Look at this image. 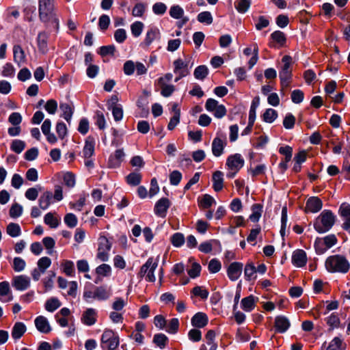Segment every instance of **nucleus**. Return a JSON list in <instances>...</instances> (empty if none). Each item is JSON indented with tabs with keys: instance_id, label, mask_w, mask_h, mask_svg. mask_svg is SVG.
Returning a JSON list of instances; mask_svg holds the SVG:
<instances>
[{
	"instance_id": "obj_7",
	"label": "nucleus",
	"mask_w": 350,
	"mask_h": 350,
	"mask_svg": "<svg viewBox=\"0 0 350 350\" xmlns=\"http://www.w3.org/2000/svg\"><path fill=\"white\" fill-rule=\"evenodd\" d=\"M323 207V202L318 197H310L306 203L305 212L317 213Z\"/></svg>"
},
{
	"instance_id": "obj_63",
	"label": "nucleus",
	"mask_w": 350,
	"mask_h": 350,
	"mask_svg": "<svg viewBox=\"0 0 350 350\" xmlns=\"http://www.w3.org/2000/svg\"><path fill=\"white\" fill-rule=\"evenodd\" d=\"M188 337L193 342H198L202 338V333L199 329H191L188 333Z\"/></svg>"
},
{
	"instance_id": "obj_38",
	"label": "nucleus",
	"mask_w": 350,
	"mask_h": 350,
	"mask_svg": "<svg viewBox=\"0 0 350 350\" xmlns=\"http://www.w3.org/2000/svg\"><path fill=\"white\" fill-rule=\"evenodd\" d=\"M168 340L167 337L163 334H157L154 336L153 342L160 349H163Z\"/></svg>"
},
{
	"instance_id": "obj_44",
	"label": "nucleus",
	"mask_w": 350,
	"mask_h": 350,
	"mask_svg": "<svg viewBox=\"0 0 350 350\" xmlns=\"http://www.w3.org/2000/svg\"><path fill=\"white\" fill-rule=\"evenodd\" d=\"M23 206L18 203L12 204L10 209V215L12 218L20 217L23 213Z\"/></svg>"
},
{
	"instance_id": "obj_60",
	"label": "nucleus",
	"mask_w": 350,
	"mask_h": 350,
	"mask_svg": "<svg viewBox=\"0 0 350 350\" xmlns=\"http://www.w3.org/2000/svg\"><path fill=\"white\" fill-rule=\"evenodd\" d=\"M44 108L50 114H54L57 109V103L53 99H50L46 102Z\"/></svg>"
},
{
	"instance_id": "obj_37",
	"label": "nucleus",
	"mask_w": 350,
	"mask_h": 350,
	"mask_svg": "<svg viewBox=\"0 0 350 350\" xmlns=\"http://www.w3.org/2000/svg\"><path fill=\"white\" fill-rule=\"evenodd\" d=\"M61 306L57 298L53 297L48 299L45 303V309L49 312H53Z\"/></svg>"
},
{
	"instance_id": "obj_17",
	"label": "nucleus",
	"mask_w": 350,
	"mask_h": 350,
	"mask_svg": "<svg viewBox=\"0 0 350 350\" xmlns=\"http://www.w3.org/2000/svg\"><path fill=\"white\" fill-rule=\"evenodd\" d=\"M208 323L207 316L202 312L196 314L191 319V323L193 326L196 327H203Z\"/></svg>"
},
{
	"instance_id": "obj_43",
	"label": "nucleus",
	"mask_w": 350,
	"mask_h": 350,
	"mask_svg": "<svg viewBox=\"0 0 350 350\" xmlns=\"http://www.w3.org/2000/svg\"><path fill=\"white\" fill-rule=\"evenodd\" d=\"M143 29L144 24L140 21H136L133 23L131 26L132 34L136 38L141 35Z\"/></svg>"
},
{
	"instance_id": "obj_58",
	"label": "nucleus",
	"mask_w": 350,
	"mask_h": 350,
	"mask_svg": "<svg viewBox=\"0 0 350 350\" xmlns=\"http://www.w3.org/2000/svg\"><path fill=\"white\" fill-rule=\"evenodd\" d=\"M291 100L294 103H300L304 100V92L300 90H295L291 94Z\"/></svg>"
},
{
	"instance_id": "obj_55",
	"label": "nucleus",
	"mask_w": 350,
	"mask_h": 350,
	"mask_svg": "<svg viewBox=\"0 0 350 350\" xmlns=\"http://www.w3.org/2000/svg\"><path fill=\"white\" fill-rule=\"evenodd\" d=\"M43 245L47 249V254H51L53 252V248L55 245V240L49 237H45L42 240Z\"/></svg>"
},
{
	"instance_id": "obj_9",
	"label": "nucleus",
	"mask_w": 350,
	"mask_h": 350,
	"mask_svg": "<svg viewBox=\"0 0 350 350\" xmlns=\"http://www.w3.org/2000/svg\"><path fill=\"white\" fill-rule=\"evenodd\" d=\"M339 211L340 215L345 220L342 224V228L350 234V205L346 203L342 204Z\"/></svg>"
},
{
	"instance_id": "obj_29",
	"label": "nucleus",
	"mask_w": 350,
	"mask_h": 350,
	"mask_svg": "<svg viewBox=\"0 0 350 350\" xmlns=\"http://www.w3.org/2000/svg\"><path fill=\"white\" fill-rule=\"evenodd\" d=\"M262 206L260 204H254L252 206V213L250 216V219L253 222H256L261 217Z\"/></svg>"
},
{
	"instance_id": "obj_25",
	"label": "nucleus",
	"mask_w": 350,
	"mask_h": 350,
	"mask_svg": "<svg viewBox=\"0 0 350 350\" xmlns=\"http://www.w3.org/2000/svg\"><path fill=\"white\" fill-rule=\"evenodd\" d=\"M159 30L157 28H151L150 29L146 35V38L144 40V45L146 46H148L154 40L159 38Z\"/></svg>"
},
{
	"instance_id": "obj_47",
	"label": "nucleus",
	"mask_w": 350,
	"mask_h": 350,
	"mask_svg": "<svg viewBox=\"0 0 350 350\" xmlns=\"http://www.w3.org/2000/svg\"><path fill=\"white\" fill-rule=\"evenodd\" d=\"M171 241L174 246L180 247L185 243V237L182 233L176 232L171 237Z\"/></svg>"
},
{
	"instance_id": "obj_15",
	"label": "nucleus",
	"mask_w": 350,
	"mask_h": 350,
	"mask_svg": "<svg viewBox=\"0 0 350 350\" xmlns=\"http://www.w3.org/2000/svg\"><path fill=\"white\" fill-rule=\"evenodd\" d=\"M14 60L18 66H21L26 62V57L22 47L16 44L13 47Z\"/></svg>"
},
{
	"instance_id": "obj_49",
	"label": "nucleus",
	"mask_w": 350,
	"mask_h": 350,
	"mask_svg": "<svg viewBox=\"0 0 350 350\" xmlns=\"http://www.w3.org/2000/svg\"><path fill=\"white\" fill-rule=\"evenodd\" d=\"M326 350H342V340L338 337H335L329 344Z\"/></svg>"
},
{
	"instance_id": "obj_23",
	"label": "nucleus",
	"mask_w": 350,
	"mask_h": 350,
	"mask_svg": "<svg viewBox=\"0 0 350 350\" xmlns=\"http://www.w3.org/2000/svg\"><path fill=\"white\" fill-rule=\"evenodd\" d=\"M224 148L223 141L216 137L212 142V152L215 157H219L222 154Z\"/></svg>"
},
{
	"instance_id": "obj_20",
	"label": "nucleus",
	"mask_w": 350,
	"mask_h": 350,
	"mask_svg": "<svg viewBox=\"0 0 350 350\" xmlns=\"http://www.w3.org/2000/svg\"><path fill=\"white\" fill-rule=\"evenodd\" d=\"M258 299L253 295H250L241 300V308L245 312L252 311L255 307V302Z\"/></svg>"
},
{
	"instance_id": "obj_31",
	"label": "nucleus",
	"mask_w": 350,
	"mask_h": 350,
	"mask_svg": "<svg viewBox=\"0 0 350 350\" xmlns=\"http://www.w3.org/2000/svg\"><path fill=\"white\" fill-rule=\"evenodd\" d=\"M6 232L12 237H17L21 234L20 226L16 223L9 224L7 226Z\"/></svg>"
},
{
	"instance_id": "obj_28",
	"label": "nucleus",
	"mask_w": 350,
	"mask_h": 350,
	"mask_svg": "<svg viewBox=\"0 0 350 350\" xmlns=\"http://www.w3.org/2000/svg\"><path fill=\"white\" fill-rule=\"evenodd\" d=\"M94 152V141L93 138L88 137L85 142L83 150V154L84 157L88 159L92 156Z\"/></svg>"
},
{
	"instance_id": "obj_5",
	"label": "nucleus",
	"mask_w": 350,
	"mask_h": 350,
	"mask_svg": "<svg viewBox=\"0 0 350 350\" xmlns=\"http://www.w3.org/2000/svg\"><path fill=\"white\" fill-rule=\"evenodd\" d=\"M103 349L114 350L119 345V338L112 330H105L101 338Z\"/></svg>"
},
{
	"instance_id": "obj_6",
	"label": "nucleus",
	"mask_w": 350,
	"mask_h": 350,
	"mask_svg": "<svg viewBox=\"0 0 350 350\" xmlns=\"http://www.w3.org/2000/svg\"><path fill=\"white\" fill-rule=\"evenodd\" d=\"M226 165L231 171L238 172L243 166L244 159L241 154H234L228 157Z\"/></svg>"
},
{
	"instance_id": "obj_45",
	"label": "nucleus",
	"mask_w": 350,
	"mask_h": 350,
	"mask_svg": "<svg viewBox=\"0 0 350 350\" xmlns=\"http://www.w3.org/2000/svg\"><path fill=\"white\" fill-rule=\"evenodd\" d=\"M244 271L245 275L248 280L256 278V267L253 264H247Z\"/></svg>"
},
{
	"instance_id": "obj_14",
	"label": "nucleus",
	"mask_w": 350,
	"mask_h": 350,
	"mask_svg": "<svg viewBox=\"0 0 350 350\" xmlns=\"http://www.w3.org/2000/svg\"><path fill=\"white\" fill-rule=\"evenodd\" d=\"M170 203L167 198H163L160 199L155 204L154 206V212L157 215L164 217L165 215V212L167 208L170 207Z\"/></svg>"
},
{
	"instance_id": "obj_64",
	"label": "nucleus",
	"mask_w": 350,
	"mask_h": 350,
	"mask_svg": "<svg viewBox=\"0 0 350 350\" xmlns=\"http://www.w3.org/2000/svg\"><path fill=\"white\" fill-rule=\"evenodd\" d=\"M114 38L118 43L123 42L126 38V32L124 29H118L114 33Z\"/></svg>"
},
{
	"instance_id": "obj_36",
	"label": "nucleus",
	"mask_w": 350,
	"mask_h": 350,
	"mask_svg": "<svg viewBox=\"0 0 350 350\" xmlns=\"http://www.w3.org/2000/svg\"><path fill=\"white\" fill-rule=\"evenodd\" d=\"M251 5V0H238L234 5L237 11L240 13L246 12Z\"/></svg>"
},
{
	"instance_id": "obj_54",
	"label": "nucleus",
	"mask_w": 350,
	"mask_h": 350,
	"mask_svg": "<svg viewBox=\"0 0 350 350\" xmlns=\"http://www.w3.org/2000/svg\"><path fill=\"white\" fill-rule=\"evenodd\" d=\"M64 222L70 228H74L77 224V218L72 213H68L64 217Z\"/></svg>"
},
{
	"instance_id": "obj_11",
	"label": "nucleus",
	"mask_w": 350,
	"mask_h": 350,
	"mask_svg": "<svg viewBox=\"0 0 350 350\" xmlns=\"http://www.w3.org/2000/svg\"><path fill=\"white\" fill-rule=\"evenodd\" d=\"M288 319L284 316H278L275 319V327L276 332L284 333L290 327Z\"/></svg>"
},
{
	"instance_id": "obj_51",
	"label": "nucleus",
	"mask_w": 350,
	"mask_h": 350,
	"mask_svg": "<svg viewBox=\"0 0 350 350\" xmlns=\"http://www.w3.org/2000/svg\"><path fill=\"white\" fill-rule=\"evenodd\" d=\"M295 123V118L291 113H288L283 120V125L286 129H291L293 128Z\"/></svg>"
},
{
	"instance_id": "obj_30",
	"label": "nucleus",
	"mask_w": 350,
	"mask_h": 350,
	"mask_svg": "<svg viewBox=\"0 0 350 350\" xmlns=\"http://www.w3.org/2000/svg\"><path fill=\"white\" fill-rule=\"evenodd\" d=\"M208 74V68L204 65L198 66L193 72L195 78L199 80H204Z\"/></svg>"
},
{
	"instance_id": "obj_10",
	"label": "nucleus",
	"mask_w": 350,
	"mask_h": 350,
	"mask_svg": "<svg viewBox=\"0 0 350 350\" xmlns=\"http://www.w3.org/2000/svg\"><path fill=\"white\" fill-rule=\"evenodd\" d=\"M282 61L284 63V65L282 67V70L279 72V77H280V78H283V79H291V57L288 55H285L282 57Z\"/></svg>"
},
{
	"instance_id": "obj_62",
	"label": "nucleus",
	"mask_w": 350,
	"mask_h": 350,
	"mask_svg": "<svg viewBox=\"0 0 350 350\" xmlns=\"http://www.w3.org/2000/svg\"><path fill=\"white\" fill-rule=\"evenodd\" d=\"M110 23V18L106 14H103L99 18L98 26L101 30H106Z\"/></svg>"
},
{
	"instance_id": "obj_57",
	"label": "nucleus",
	"mask_w": 350,
	"mask_h": 350,
	"mask_svg": "<svg viewBox=\"0 0 350 350\" xmlns=\"http://www.w3.org/2000/svg\"><path fill=\"white\" fill-rule=\"evenodd\" d=\"M271 38L280 44L283 45L286 41L285 35L280 31H275L271 35Z\"/></svg>"
},
{
	"instance_id": "obj_3",
	"label": "nucleus",
	"mask_w": 350,
	"mask_h": 350,
	"mask_svg": "<svg viewBox=\"0 0 350 350\" xmlns=\"http://www.w3.org/2000/svg\"><path fill=\"white\" fill-rule=\"evenodd\" d=\"M38 14L42 22L53 24L55 29L59 28V21L54 12V6H38Z\"/></svg>"
},
{
	"instance_id": "obj_1",
	"label": "nucleus",
	"mask_w": 350,
	"mask_h": 350,
	"mask_svg": "<svg viewBox=\"0 0 350 350\" xmlns=\"http://www.w3.org/2000/svg\"><path fill=\"white\" fill-rule=\"evenodd\" d=\"M110 295V291L105 286H96L89 284L85 286L83 297L85 301L92 303L94 300H106Z\"/></svg>"
},
{
	"instance_id": "obj_53",
	"label": "nucleus",
	"mask_w": 350,
	"mask_h": 350,
	"mask_svg": "<svg viewBox=\"0 0 350 350\" xmlns=\"http://www.w3.org/2000/svg\"><path fill=\"white\" fill-rule=\"evenodd\" d=\"M111 247V243L105 237H100L98 239V249L103 250H110Z\"/></svg>"
},
{
	"instance_id": "obj_22",
	"label": "nucleus",
	"mask_w": 350,
	"mask_h": 350,
	"mask_svg": "<svg viewBox=\"0 0 350 350\" xmlns=\"http://www.w3.org/2000/svg\"><path fill=\"white\" fill-rule=\"evenodd\" d=\"M52 198L53 195L51 191H45L43 193L38 200V204L40 208L42 210L47 209L51 204Z\"/></svg>"
},
{
	"instance_id": "obj_4",
	"label": "nucleus",
	"mask_w": 350,
	"mask_h": 350,
	"mask_svg": "<svg viewBox=\"0 0 350 350\" xmlns=\"http://www.w3.org/2000/svg\"><path fill=\"white\" fill-rule=\"evenodd\" d=\"M337 243L334 234H329L323 239L317 238L314 242V247L318 254H323L327 249L332 247Z\"/></svg>"
},
{
	"instance_id": "obj_59",
	"label": "nucleus",
	"mask_w": 350,
	"mask_h": 350,
	"mask_svg": "<svg viewBox=\"0 0 350 350\" xmlns=\"http://www.w3.org/2000/svg\"><path fill=\"white\" fill-rule=\"evenodd\" d=\"M112 111L113 118L116 121H120L123 117V110L121 105L114 106L110 109Z\"/></svg>"
},
{
	"instance_id": "obj_12",
	"label": "nucleus",
	"mask_w": 350,
	"mask_h": 350,
	"mask_svg": "<svg viewBox=\"0 0 350 350\" xmlns=\"http://www.w3.org/2000/svg\"><path fill=\"white\" fill-rule=\"evenodd\" d=\"M97 312L94 308H88L83 314L81 321L86 325L90 326L96 321Z\"/></svg>"
},
{
	"instance_id": "obj_35",
	"label": "nucleus",
	"mask_w": 350,
	"mask_h": 350,
	"mask_svg": "<svg viewBox=\"0 0 350 350\" xmlns=\"http://www.w3.org/2000/svg\"><path fill=\"white\" fill-rule=\"evenodd\" d=\"M142 180V175L137 172H132L126 176V181L131 186L139 185Z\"/></svg>"
},
{
	"instance_id": "obj_13",
	"label": "nucleus",
	"mask_w": 350,
	"mask_h": 350,
	"mask_svg": "<svg viewBox=\"0 0 350 350\" xmlns=\"http://www.w3.org/2000/svg\"><path fill=\"white\" fill-rule=\"evenodd\" d=\"M34 322L37 329L42 333L47 334L51 330L47 319L43 316L38 317Z\"/></svg>"
},
{
	"instance_id": "obj_42",
	"label": "nucleus",
	"mask_w": 350,
	"mask_h": 350,
	"mask_svg": "<svg viewBox=\"0 0 350 350\" xmlns=\"http://www.w3.org/2000/svg\"><path fill=\"white\" fill-rule=\"evenodd\" d=\"M287 208L286 206H284L282 210V217H281V230L280 234L282 237L285 235V230L287 226Z\"/></svg>"
},
{
	"instance_id": "obj_2",
	"label": "nucleus",
	"mask_w": 350,
	"mask_h": 350,
	"mask_svg": "<svg viewBox=\"0 0 350 350\" xmlns=\"http://www.w3.org/2000/svg\"><path fill=\"white\" fill-rule=\"evenodd\" d=\"M336 216L329 210H324L316 218L314 222V228L319 233L328 232L334 226Z\"/></svg>"
},
{
	"instance_id": "obj_16",
	"label": "nucleus",
	"mask_w": 350,
	"mask_h": 350,
	"mask_svg": "<svg viewBox=\"0 0 350 350\" xmlns=\"http://www.w3.org/2000/svg\"><path fill=\"white\" fill-rule=\"evenodd\" d=\"M227 273L231 280H237L242 273L241 264H230L227 269Z\"/></svg>"
},
{
	"instance_id": "obj_19",
	"label": "nucleus",
	"mask_w": 350,
	"mask_h": 350,
	"mask_svg": "<svg viewBox=\"0 0 350 350\" xmlns=\"http://www.w3.org/2000/svg\"><path fill=\"white\" fill-rule=\"evenodd\" d=\"M325 266L330 273H346L349 269V264H325Z\"/></svg>"
},
{
	"instance_id": "obj_34",
	"label": "nucleus",
	"mask_w": 350,
	"mask_h": 350,
	"mask_svg": "<svg viewBox=\"0 0 350 350\" xmlns=\"http://www.w3.org/2000/svg\"><path fill=\"white\" fill-rule=\"evenodd\" d=\"M169 14L172 18L179 19L184 16V10L180 5H174L170 8Z\"/></svg>"
},
{
	"instance_id": "obj_33",
	"label": "nucleus",
	"mask_w": 350,
	"mask_h": 350,
	"mask_svg": "<svg viewBox=\"0 0 350 350\" xmlns=\"http://www.w3.org/2000/svg\"><path fill=\"white\" fill-rule=\"evenodd\" d=\"M49 265L50 264H38V267L33 270L31 273L33 279L38 281L41 274L45 272Z\"/></svg>"
},
{
	"instance_id": "obj_56",
	"label": "nucleus",
	"mask_w": 350,
	"mask_h": 350,
	"mask_svg": "<svg viewBox=\"0 0 350 350\" xmlns=\"http://www.w3.org/2000/svg\"><path fill=\"white\" fill-rule=\"evenodd\" d=\"M182 178L181 173L178 170L173 171L170 174V181L172 185H178Z\"/></svg>"
},
{
	"instance_id": "obj_41",
	"label": "nucleus",
	"mask_w": 350,
	"mask_h": 350,
	"mask_svg": "<svg viewBox=\"0 0 350 350\" xmlns=\"http://www.w3.org/2000/svg\"><path fill=\"white\" fill-rule=\"evenodd\" d=\"M198 21L200 23H205L206 25H210L213 23V17L211 12L205 11L200 12L198 15Z\"/></svg>"
},
{
	"instance_id": "obj_39",
	"label": "nucleus",
	"mask_w": 350,
	"mask_h": 350,
	"mask_svg": "<svg viewBox=\"0 0 350 350\" xmlns=\"http://www.w3.org/2000/svg\"><path fill=\"white\" fill-rule=\"evenodd\" d=\"M278 118V113L275 109H267L263 113V120L267 123H272Z\"/></svg>"
},
{
	"instance_id": "obj_27",
	"label": "nucleus",
	"mask_w": 350,
	"mask_h": 350,
	"mask_svg": "<svg viewBox=\"0 0 350 350\" xmlns=\"http://www.w3.org/2000/svg\"><path fill=\"white\" fill-rule=\"evenodd\" d=\"M59 109L62 112L61 116L63 117L68 124H70L73 114V109L71 106L68 103H61Z\"/></svg>"
},
{
	"instance_id": "obj_40",
	"label": "nucleus",
	"mask_w": 350,
	"mask_h": 350,
	"mask_svg": "<svg viewBox=\"0 0 350 350\" xmlns=\"http://www.w3.org/2000/svg\"><path fill=\"white\" fill-rule=\"evenodd\" d=\"M326 323L330 327V329H333L338 327L340 325V319L335 313H332L330 316L326 319Z\"/></svg>"
},
{
	"instance_id": "obj_24",
	"label": "nucleus",
	"mask_w": 350,
	"mask_h": 350,
	"mask_svg": "<svg viewBox=\"0 0 350 350\" xmlns=\"http://www.w3.org/2000/svg\"><path fill=\"white\" fill-rule=\"evenodd\" d=\"M26 331V327L23 323L17 322L14 324L12 330V336L14 339H19Z\"/></svg>"
},
{
	"instance_id": "obj_52",
	"label": "nucleus",
	"mask_w": 350,
	"mask_h": 350,
	"mask_svg": "<svg viewBox=\"0 0 350 350\" xmlns=\"http://www.w3.org/2000/svg\"><path fill=\"white\" fill-rule=\"evenodd\" d=\"M192 293L195 296L201 297L202 299H207L208 294H209L207 290L204 289V288H202V286H197L193 288Z\"/></svg>"
},
{
	"instance_id": "obj_50",
	"label": "nucleus",
	"mask_w": 350,
	"mask_h": 350,
	"mask_svg": "<svg viewBox=\"0 0 350 350\" xmlns=\"http://www.w3.org/2000/svg\"><path fill=\"white\" fill-rule=\"evenodd\" d=\"M44 222L51 228H57L59 225V221L54 217L53 213H48L44 216Z\"/></svg>"
},
{
	"instance_id": "obj_21",
	"label": "nucleus",
	"mask_w": 350,
	"mask_h": 350,
	"mask_svg": "<svg viewBox=\"0 0 350 350\" xmlns=\"http://www.w3.org/2000/svg\"><path fill=\"white\" fill-rule=\"evenodd\" d=\"M38 46L42 53H46L48 51L47 40L48 35L45 32H40L38 36Z\"/></svg>"
},
{
	"instance_id": "obj_46",
	"label": "nucleus",
	"mask_w": 350,
	"mask_h": 350,
	"mask_svg": "<svg viewBox=\"0 0 350 350\" xmlns=\"http://www.w3.org/2000/svg\"><path fill=\"white\" fill-rule=\"evenodd\" d=\"M94 118L96 120V124L101 130L104 129L106 126V120L103 112L97 111L96 112Z\"/></svg>"
},
{
	"instance_id": "obj_26",
	"label": "nucleus",
	"mask_w": 350,
	"mask_h": 350,
	"mask_svg": "<svg viewBox=\"0 0 350 350\" xmlns=\"http://www.w3.org/2000/svg\"><path fill=\"white\" fill-rule=\"evenodd\" d=\"M213 189L215 191H219L223 188V173L220 171H216L213 174Z\"/></svg>"
},
{
	"instance_id": "obj_18",
	"label": "nucleus",
	"mask_w": 350,
	"mask_h": 350,
	"mask_svg": "<svg viewBox=\"0 0 350 350\" xmlns=\"http://www.w3.org/2000/svg\"><path fill=\"white\" fill-rule=\"evenodd\" d=\"M157 85L161 88V94L164 97L170 96L175 90V87L173 85L163 83L162 79H158Z\"/></svg>"
},
{
	"instance_id": "obj_48",
	"label": "nucleus",
	"mask_w": 350,
	"mask_h": 350,
	"mask_svg": "<svg viewBox=\"0 0 350 350\" xmlns=\"http://www.w3.org/2000/svg\"><path fill=\"white\" fill-rule=\"evenodd\" d=\"M25 143L20 139H15L12 142L11 149L17 154H20L24 150Z\"/></svg>"
},
{
	"instance_id": "obj_32",
	"label": "nucleus",
	"mask_w": 350,
	"mask_h": 350,
	"mask_svg": "<svg viewBox=\"0 0 350 350\" xmlns=\"http://www.w3.org/2000/svg\"><path fill=\"white\" fill-rule=\"evenodd\" d=\"M307 256L306 252L302 250H297L292 255V262H306Z\"/></svg>"
},
{
	"instance_id": "obj_8",
	"label": "nucleus",
	"mask_w": 350,
	"mask_h": 350,
	"mask_svg": "<svg viewBox=\"0 0 350 350\" xmlns=\"http://www.w3.org/2000/svg\"><path fill=\"white\" fill-rule=\"evenodd\" d=\"M12 286L18 291H25L30 286V278L27 275H18L13 278Z\"/></svg>"
},
{
	"instance_id": "obj_61",
	"label": "nucleus",
	"mask_w": 350,
	"mask_h": 350,
	"mask_svg": "<svg viewBox=\"0 0 350 350\" xmlns=\"http://www.w3.org/2000/svg\"><path fill=\"white\" fill-rule=\"evenodd\" d=\"M124 72L126 75H131L134 73L135 69V64L131 61H126L124 64Z\"/></svg>"
}]
</instances>
